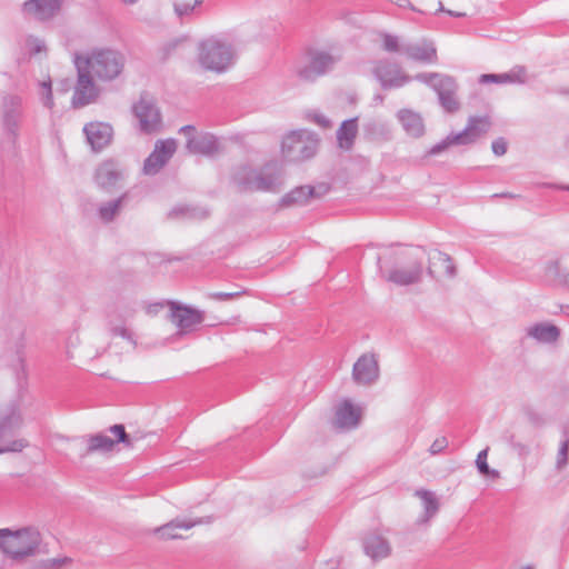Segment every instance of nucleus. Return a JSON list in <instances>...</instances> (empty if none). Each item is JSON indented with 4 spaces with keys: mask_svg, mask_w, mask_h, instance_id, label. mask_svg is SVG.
I'll return each instance as SVG.
<instances>
[{
    "mask_svg": "<svg viewBox=\"0 0 569 569\" xmlns=\"http://www.w3.org/2000/svg\"><path fill=\"white\" fill-rule=\"evenodd\" d=\"M203 3V0H194L193 4L187 2H174L173 8L176 14L181 19L186 16L191 14L197 7H200Z\"/></svg>",
    "mask_w": 569,
    "mask_h": 569,
    "instance_id": "nucleus-40",
    "label": "nucleus"
},
{
    "mask_svg": "<svg viewBox=\"0 0 569 569\" xmlns=\"http://www.w3.org/2000/svg\"><path fill=\"white\" fill-rule=\"evenodd\" d=\"M202 519H197L193 521H187V520H180V519H173L170 522L157 528L156 532L163 539H178L181 538L177 533L178 529H191L196 525L202 523Z\"/></svg>",
    "mask_w": 569,
    "mask_h": 569,
    "instance_id": "nucleus-28",
    "label": "nucleus"
},
{
    "mask_svg": "<svg viewBox=\"0 0 569 569\" xmlns=\"http://www.w3.org/2000/svg\"><path fill=\"white\" fill-rule=\"evenodd\" d=\"M408 6L411 8V10H415V7H412L411 2H408Z\"/></svg>",
    "mask_w": 569,
    "mask_h": 569,
    "instance_id": "nucleus-64",
    "label": "nucleus"
},
{
    "mask_svg": "<svg viewBox=\"0 0 569 569\" xmlns=\"http://www.w3.org/2000/svg\"><path fill=\"white\" fill-rule=\"evenodd\" d=\"M179 132L180 133H183L187 138V140L190 138V137H197L198 136V132L196 130V127L192 126V124H187V126H183L179 129Z\"/></svg>",
    "mask_w": 569,
    "mask_h": 569,
    "instance_id": "nucleus-51",
    "label": "nucleus"
},
{
    "mask_svg": "<svg viewBox=\"0 0 569 569\" xmlns=\"http://www.w3.org/2000/svg\"><path fill=\"white\" fill-rule=\"evenodd\" d=\"M88 143L93 151H101L112 140L113 129L109 123L90 122L83 128Z\"/></svg>",
    "mask_w": 569,
    "mask_h": 569,
    "instance_id": "nucleus-20",
    "label": "nucleus"
},
{
    "mask_svg": "<svg viewBox=\"0 0 569 569\" xmlns=\"http://www.w3.org/2000/svg\"><path fill=\"white\" fill-rule=\"evenodd\" d=\"M381 48L383 51L389 53H402L403 43H400L399 37L385 32L381 34Z\"/></svg>",
    "mask_w": 569,
    "mask_h": 569,
    "instance_id": "nucleus-37",
    "label": "nucleus"
},
{
    "mask_svg": "<svg viewBox=\"0 0 569 569\" xmlns=\"http://www.w3.org/2000/svg\"><path fill=\"white\" fill-rule=\"evenodd\" d=\"M491 149L496 156H503L507 152L508 142L502 137L497 138L496 140L492 141Z\"/></svg>",
    "mask_w": 569,
    "mask_h": 569,
    "instance_id": "nucleus-47",
    "label": "nucleus"
},
{
    "mask_svg": "<svg viewBox=\"0 0 569 569\" xmlns=\"http://www.w3.org/2000/svg\"><path fill=\"white\" fill-rule=\"evenodd\" d=\"M449 16L451 17H456V18H460V17H465L466 14L462 13V12H457V11H452V10H448L446 11Z\"/></svg>",
    "mask_w": 569,
    "mask_h": 569,
    "instance_id": "nucleus-54",
    "label": "nucleus"
},
{
    "mask_svg": "<svg viewBox=\"0 0 569 569\" xmlns=\"http://www.w3.org/2000/svg\"><path fill=\"white\" fill-rule=\"evenodd\" d=\"M526 416H527L528 421L530 423H532L533 426L539 427V426H542L545 422L542 416L535 410H531V409L527 410Z\"/></svg>",
    "mask_w": 569,
    "mask_h": 569,
    "instance_id": "nucleus-50",
    "label": "nucleus"
},
{
    "mask_svg": "<svg viewBox=\"0 0 569 569\" xmlns=\"http://www.w3.org/2000/svg\"><path fill=\"white\" fill-rule=\"evenodd\" d=\"M176 149L177 142L174 139L157 141L153 151L144 160L143 172L146 174L158 173L171 159Z\"/></svg>",
    "mask_w": 569,
    "mask_h": 569,
    "instance_id": "nucleus-14",
    "label": "nucleus"
},
{
    "mask_svg": "<svg viewBox=\"0 0 569 569\" xmlns=\"http://www.w3.org/2000/svg\"><path fill=\"white\" fill-rule=\"evenodd\" d=\"M132 111L139 120L141 132L153 133L160 130L161 113L154 99L149 93H141L139 101L132 106Z\"/></svg>",
    "mask_w": 569,
    "mask_h": 569,
    "instance_id": "nucleus-9",
    "label": "nucleus"
},
{
    "mask_svg": "<svg viewBox=\"0 0 569 569\" xmlns=\"http://www.w3.org/2000/svg\"><path fill=\"white\" fill-rule=\"evenodd\" d=\"M22 422L20 410L13 403L0 412V455L21 452L29 446V442L23 438L12 440L6 446L2 445L17 433Z\"/></svg>",
    "mask_w": 569,
    "mask_h": 569,
    "instance_id": "nucleus-8",
    "label": "nucleus"
},
{
    "mask_svg": "<svg viewBox=\"0 0 569 569\" xmlns=\"http://www.w3.org/2000/svg\"><path fill=\"white\" fill-rule=\"evenodd\" d=\"M509 443H510V446L512 448L517 449L520 455L528 453V448L525 445L520 443V442H516L515 441V436H510Z\"/></svg>",
    "mask_w": 569,
    "mask_h": 569,
    "instance_id": "nucleus-52",
    "label": "nucleus"
},
{
    "mask_svg": "<svg viewBox=\"0 0 569 569\" xmlns=\"http://www.w3.org/2000/svg\"><path fill=\"white\" fill-rule=\"evenodd\" d=\"M63 0H28L22 10L33 14L38 20L46 21L53 18L61 9Z\"/></svg>",
    "mask_w": 569,
    "mask_h": 569,
    "instance_id": "nucleus-21",
    "label": "nucleus"
},
{
    "mask_svg": "<svg viewBox=\"0 0 569 569\" xmlns=\"http://www.w3.org/2000/svg\"><path fill=\"white\" fill-rule=\"evenodd\" d=\"M127 199H128V193L124 192L117 199L101 203L98 208L99 218L106 223L113 221L116 216L122 209Z\"/></svg>",
    "mask_w": 569,
    "mask_h": 569,
    "instance_id": "nucleus-31",
    "label": "nucleus"
},
{
    "mask_svg": "<svg viewBox=\"0 0 569 569\" xmlns=\"http://www.w3.org/2000/svg\"><path fill=\"white\" fill-rule=\"evenodd\" d=\"M408 6L411 8V10H415V7H412L411 2H408Z\"/></svg>",
    "mask_w": 569,
    "mask_h": 569,
    "instance_id": "nucleus-63",
    "label": "nucleus"
},
{
    "mask_svg": "<svg viewBox=\"0 0 569 569\" xmlns=\"http://www.w3.org/2000/svg\"><path fill=\"white\" fill-rule=\"evenodd\" d=\"M358 133V119L352 118L342 121L337 130V139L341 148L350 149Z\"/></svg>",
    "mask_w": 569,
    "mask_h": 569,
    "instance_id": "nucleus-30",
    "label": "nucleus"
},
{
    "mask_svg": "<svg viewBox=\"0 0 569 569\" xmlns=\"http://www.w3.org/2000/svg\"><path fill=\"white\" fill-rule=\"evenodd\" d=\"M380 369L375 353H363L355 362L352 379L357 385L370 386L379 379Z\"/></svg>",
    "mask_w": 569,
    "mask_h": 569,
    "instance_id": "nucleus-15",
    "label": "nucleus"
},
{
    "mask_svg": "<svg viewBox=\"0 0 569 569\" xmlns=\"http://www.w3.org/2000/svg\"><path fill=\"white\" fill-rule=\"evenodd\" d=\"M439 11L446 12L447 10L443 8V4L441 1H439Z\"/></svg>",
    "mask_w": 569,
    "mask_h": 569,
    "instance_id": "nucleus-59",
    "label": "nucleus"
},
{
    "mask_svg": "<svg viewBox=\"0 0 569 569\" xmlns=\"http://www.w3.org/2000/svg\"><path fill=\"white\" fill-rule=\"evenodd\" d=\"M561 189L569 190V186H562Z\"/></svg>",
    "mask_w": 569,
    "mask_h": 569,
    "instance_id": "nucleus-62",
    "label": "nucleus"
},
{
    "mask_svg": "<svg viewBox=\"0 0 569 569\" xmlns=\"http://www.w3.org/2000/svg\"><path fill=\"white\" fill-rule=\"evenodd\" d=\"M406 133L412 138H420L425 134V122L420 113L410 109H401L397 113Z\"/></svg>",
    "mask_w": 569,
    "mask_h": 569,
    "instance_id": "nucleus-24",
    "label": "nucleus"
},
{
    "mask_svg": "<svg viewBox=\"0 0 569 569\" xmlns=\"http://www.w3.org/2000/svg\"><path fill=\"white\" fill-rule=\"evenodd\" d=\"M186 148L190 153L209 158L217 156L221 151L218 138L210 132H199L197 137H190L186 142Z\"/></svg>",
    "mask_w": 569,
    "mask_h": 569,
    "instance_id": "nucleus-19",
    "label": "nucleus"
},
{
    "mask_svg": "<svg viewBox=\"0 0 569 569\" xmlns=\"http://www.w3.org/2000/svg\"><path fill=\"white\" fill-rule=\"evenodd\" d=\"M565 282L569 286V273L565 277Z\"/></svg>",
    "mask_w": 569,
    "mask_h": 569,
    "instance_id": "nucleus-60",
    "label": "nucleus"
},
{
    "mask_svg": "<svg viewBox=\"0 0 569 569\" xmlns=\"http://www.w3.org/2000/svg\"><path fill=\"white\" fill-rule=\"evenodd\" d=\"M526 72L523 68L507 73H485L479 78L480 83H508L525 82Z\"/></svg>",
    "mask_w": 569,
    "mask_h": 569,
    "instance_id": "nucleus-29",
    "label": "nucleus"
},
{
    "mask_svg": "<svg viewBox=\"0 0 569 569\" xmlns=\"http://www.w3.org/2000/svg\"><path fill=\"white\" fill-rule=\"evenodd\" d=\"M402 54L412 61L421 63H435L438 59L436 47L427 41L422 43H403Z\"/></svg>",
    "mask_w": 569,
    "mask_h": 569,
    "instance_id": "nucleus-22",
    "label": "nucleus"
},
{
    "mask_svg": "<svg viewBox=\"0 0 569 569\" xmlns=\"http://www.w3.org/2000/svg\"><path fill=\"white\" fill-rule=\"evenodd\" d=\"M126 177L124 166L116 159L102 161L94 170L93 180L103 191L113 192Z\"/></svg>",
    "mask_w": 569,
    "mask_h": 569,
    "instance_id": "nucleus-11",
    "label": "nucleus"
},
{
    "mask_svg": "<svg viewBox=\"0 0 569 569\" xmlns=\"http://www.w3.org/2000/svg\"><path fill=\"white\" fill-rule=\"evenodd\" d=\"M41 88H42L43 104L47 108H52L53 107V98H52L51 82L50 81L42 82Z\"/></svg>",
    "mask_w": 569,
    "mask_h": 569,
    "instance_id": "nucleus-46",
    "label": "nucleus"
},
{
    "mask_svg": "<svg viewBox=\"0 0 569 569\" xmlns=\"http://www.w3.org/2000/svg\"><path fill=\"white\" fill-rule=\"evenodd\" d=\"M425 257L422 247L401 253L400 264L388 272L386 280L401 287L419 283L425 270Z\"/></svg>",
    "mask_w": 569,
    "mask_h": 569,
    "instance_id": "nucleus-5",
    "label": "nucleus"
},
{
    "mask_svg": "<svg viewBox=\"0 0 569 569\" xmlns=\"http://www.w3.org/2000/svg\"><path fill=\"white\" fill-rule=\"evenodd\" d=\"M522 569H533V566L528 565V566L523 567Z\"/></svg>",
    "mask_w": 569,
    "mask_h": 569,
    "instance_id": "nucleus-61",
    "label": "nucleus"
},
{
    "mask_svg": "<svg viewBox=\"0 0 569 569\" xmlns=\"http://www.w3.org/2000/svg\"><path fill=\"white\" fill-rule=\"evenodd\" d=\"M6 533H10V529H8V528L0 529V539H3Z\"/></svg>",
    "mask_w": 569,
    "mask_h": 569,
    "instance_id": "nucleus-56",
    "label": "nucleus"
},
{
    "mask_svg": "<svg viewBox=\"0 0 569 569\" xmlns=\"http://www.w3.org/2000/svg\"><path fill=\"white\" fill-rule=\"evenodd\" d=\"M138 0H121V2H123L124 4H133L136 3Z\"/></svg>",
    "mask_w": 569,
    "mask_h": 569,
    "instance_id": "nucleus-57",
    "label": "nucleus"
},
{
    "mask_svg": "<svg viewBox=\"0 0 569 569\" xmlns=\"http://www.w3.org/2000/svg\"><path fill=\"white\" fill-rule=\"evenodd\" d=\"M234 57L232 46L219 37H210L198 46V61L202 68L210 71L222 72Z\"/></svg>",
    "mask_w": 569,
    "mask_h": 569,
    "instance_id": "nucleus-3",
    "label": "nucleus"
},
{
    "mask_svg": "<svg viewBox=\"0 0 569 569\" xmlns=\"http://www.w3.org/2000/svg\"><path fill=\"white\" fill-rule=\"evenodd\" d=\"M74 58L101 81L116 79L124 67L123 54L112 49H93L89 56L76 54Z\"/></svg>",
    "mask_w": 569,
    "mask_h": 569,
    "instance_id": "nucleus-1",
    "label": "nucleus"
},
{
    "mask_svg": "<svg viewBox=\"0 0 569 569\" xmlns=\"http://www.w3.org/2000/svg\"><path fill=\"white\" fill-rule=\"evenodd\" d=\"M491 126L492 122L488 116H472L469 117L466 128L456 134L461 146H468L482 138Z\"/></svg>",
    "mask_w": 569,
    "mask_h": 569,
    "instance_id": "nucleus-18",
    "label": "nucleus"
},
{
    "mask_svg": "<svg viewBox=\"0 0 569 569\" xmlns=\"http://www.w3.org/2000/svg\"><path fill=\"white\" fill-rule=\"evenodd\" d=\"M109 330L112 336L121 337L129 341L133 347H137V340L133 332L124 326H110Z\"/></svg>",
    "mask_w": 569,
    "mask_h": 569,
    "instance_id": "nucleus-42",
    "label": "nucleus"
},
{
    "mask_svg": "<svg viewBox=\"0 0 569 569\" xmlns=\"http://www.w3.org/2000/svg\"><path fill=\"white\" fill-rule=\"evenodd\" d=\"M569 457V437L568 432L563 431V439L560 442L559 450L557 453L556 468L562 470L568 463Z\"/></svg>",
    "mask_w": 569,
    "mask_h": 569,
    "instance_id": "nucleus-39",
    "label": "nucleus"
},
{
    "mask_svg": "<svg viewBox=\"0 0 569 569\" xmlns=\"http://www.w3.org/2000/svg\"><path fill=\"white\" fill-rule=\"evenodd\" d=\"M181 42H182L181 40L176 39V40H172V41L166 43L161 49L162 59L163 60L168 59Z\"/></svg>",
    "mask_w": 569,
    "mask_h": 569,
    "instance_id": "nucleus-49",
    "label": "nucleus"
},
{
    "mask_svg": "<svg viewBox=\"0 0 569 569\" xmlns=\"http://www.w3.org/2000/svg\"><path fill=\"white\" fill-rule=\"evenodd\" d=\"M427 273H428V276H429V277H431L432 279H435V278H436V276H435V270H433V268H432V266H431V264H429V266L427 267Z\"/></svg>",
    "mask_w": 569,
    "mask_h": 569,
    "instance_id": "nucleus-55",
    "label": "nucleus"
},
{
    "mask_svg": "<svg viewBox=\"0 0 569 569\" xmlns=\"http://www.w3.org/2000/svg\"><path fill=\"white\" fill-rule=\"evenodd\" d=\"M74 66L78 72L77 86L72 96V107L81 108L93 102L98 97V89L93 82L90 70L74 58Z\"/></svg>",
    "mask_w": 569,
    "mask_h": 569,
    "instance_id": "nucleus-12",
    "label": "nucleus"
},
{
    "mask_svg": "<svg viewBox=\"0 0 569 569\" xmlns=\"http://www.w3.org/2000/svg\"><path fill=\"white\" fill-rule=\"evenodd\" d=\"M109 430H110V432H112L117 437V439L114 440L116 445L117 443H123L126 447H131L132 446L131 438L126 432V429H124L123 425H113V426L110 427Z\"/></svg>",
    "mask_w": 569,
    "mask_h": 569,
    "instance_id": "nucleus-41",
    "label": "nucleus"
},
{
    "mask_svg": "<svg viewBox=\"0 0 569 569\" xmlns=\"http://www.w3.org/2000/svg\"><path fill=\"white\" fill-rule=\"evenodd\" d=\"M282 169L276 161L267 162L259 169L254 168L252 191L274 192L282 184Z\"/></svg>",
    "mask_w": 569,
    "mask_h": 569,
    "instance_id": "nucleus-13",
    "label": "nucleus"
},
{
    "mask_svg": "<svg viewBox=\"0 0 569 569\" xmlns=\"http://www.w3.org/2000/svg\"><path fill=\"white\" fill-rule=\"evenodd\" d=\"M254 168L248 164L237 167L232 173V182L240 191H252L253 189Z\"/></svg>",
    "mask_w": 569,
    "mask_h": 569,
    "instance_id": "nucleus-32",
    "label": "nucleus"
},
{
    "mask_svg": "<svg viewBox=\"0 0 569 569\" xmlns=\"http://www.w3.org/2000/svg\"><path fill=\"white\" fill-rule=\"evenodd\" d=\"M184 216L190 219H206L209 216V211L203 208H191V207H177L169 212L170 218Z\"/></svg>",
    "mask_w": 569,
    "mask_h": 569,
    "instance_id": "nucleus-34",
    "label": "nucleus"
},
{
    "mask_svg": "<svg viewBox=\"0 0 569 569\" xmlns=\"http://www.w3.org/2000/svg\"><path fill=\"white\" fill-rule=\"evenodd\" d=\"M448 447V440L446 437L437 438L429 448L431 455H438Z\"/></svg>",
    "mask_w": 569,
    "mask_h": 569,
    "instance_id": "nucleus-48",
    "label": "nucleus"
},
{
    "mask_svg": "<svg viewBox=\"0 0 569 569\" xmlns=\"http://www.w3.org/2000/svg\"><path fill=\"white\" fill-rule=\"evenodd\" d=\"M248 291L246 289L232 291V292H209L207 297L211 300L216 301H229L239 297L247 295Z\"/></svg>",
    "mask_w": 569,
    "mask_h": 569,
    "instance_id": "nucleus-44",
    "label": "nucleus"
},
{
    "mask_svg": "<svg viewBox=\"0 0 569 569\" xmlns=\"http://www.w3.org/2000/svg\"><path fill=\"white\" fill-rule=\"evenodd\" d=\"M415 79L430 86L438 94L440 106L449 113L460 109V102L456 98L458 84L456 79L438 72H421Z\"/></svg>",
    "mask_w": 569,
    "mask_h": 569,
    "instance_id": "nucleus-7",
    "label": "nucleus"
},
{
    "mask_svg": "<svg viewBox=\"0 0 569 569\" xmlns=\"http://www.w3.org/2000/svg\"><path fill=\"white\" fill-rule=\"evenodd\" d=\"M72 559L69 557L52 558L43 561V569H61L64 565L71 563Z\"/></svg>",
    "mask_w": 569,
    "mask_h": 569,
    "instance_id": "nucleus-45",
    "label": "nucleus"
},
{
    "mask_svg": "<svg viewBox=\"0 0 569 569\" xmlns=\"http://www.w3.org/2000/svg\"><path fill=\"white\" fill-rule=\"evenodd\" d=\"M171 320L183 332L191 331L204 320V312L177 302L170 303Z\"/></svg>",
    "mask_w": 569,
    "mask_h": 569,
    "instance_id": "nucleus-16",
    "label": "nucleus"
},
{
    "mask_svg": "<svg viewBox=\"0 0 569 569\" xmlns=\"http://www.w3.org/2000/svg\"><path fill=\"white\" fill-rule=\"evenodd\" d=\"M341 56L329 50L310 48L305 53L303 62L296 68L297 77L305 82H315L327 76L340 62Z\"/></svg>",
    "mask_w": 569,
    "mask_h": 569,
    "instance_id": "nucleus-2",
    "label": "nucleus"
},
{
    "mask_svg": "<svg viewBox=\"0 0 569 569\" xmlns=\"http://www.w3.org/2000/svg\"><path fill=\"white\" fill-rule=\"evenodd\" d=\"M360 420V412L353 407L350 400H343L337 409L333 425L338 429L356 428Z\"/></svg>",
    "mask_w": 569,
    "mask_h": 569,
    "instance_id": "nucleus-23",
    "label": "nucleus"
},
{
    "mask_svg": "<svg viewBox=\"0 0 569 569\" xmlns=\"http://www.w3.org/2000/svg\"><path fill=\"white\" fill-rule=\"evenodd\" d=\"M315 197V188L311 186L296 187L280 199L281 207L305 206Z\"/></svg>",
    "mask_w": 569,
    "mask_h": 569,
    "instance_id": "nucleus-27",
    "label": "nucleus"
},
{
    "mask_svg": "<svg viewBox=\"0 0 569 569\" xmlns=\"http://www.w3.org/2000/svg\"><path fill=\"white\" fill-rule=\"evenodd\" d=\"M492 197L493 198L501 197V198H511V199H513V198H519L520 196L515 194V193H510V192H502V193H495Z\"/></svg>",
    "mask_w": 569,
    "mask_h": 569,
    "instance_id": "nucleus-53",
    "label": "nucleus"
},
{
    "mask_svg": "<svg viewBox=\"0 0 569 569\" xmlns=\"http://www.w3.org/2000/svg\"><path fill=\"white\" fill-rule=\"evenodd\" d=\"M372 74L383 90L401 88L411 81V77L402 71L400 64L389 59L376 61Z\"/></svg>",
    "mask_w": 569,
    "mask_h": 569,
    "instance_id": "nucleus-10",
    "label": "nucleus"
},
{
    "mask_svg": "<svg viewBox=\"0 0 569 569\" xmlns=\"http://www.w3.org/2000/svg\"><path fill=\"white\" fill-rule=\"evenodd\" d=\"M22 117V99L19 96H7L2 102V119L6 130L13 139L18 137Z\"/></svg>",
    "mask_w": 569,
    "mask_h": 569,
    "instance_id": "nucleus-17",
    "label": "nucleus"
},
{
    "mask_svg": "<svg viewBox=\"0 0 569 569\" xmlns=\"http://www.w3.org/2000/svg\"><path fill=\"white\" fill-rule=\"evenodd\" d=\"M41 542L40 532L33 528L10 530L3 539H0V549L12 560H23L36 555Z\"/></svg>",
    "mask_w": 569,
    "mask_h": 569,
    "instance_id": "nucleus-6",
    "label": "nucleus"
},
{
    "mask_svg": "<svg viewBox=\"0 0 569 569\" xmlns=\"http://www.w3.org/2000/svg\"><path fill=\"white\" fill-rule=\"evenodd\" d=\"M363 550L371 559L386 558L390 553L389 542L378 535H368L363 538Z\"/></svg>",
    "mask_w": 569,
    "mask_h": 569,
    "instance_id": "nucleus-26",
    "label": "nucleus"
},
{
    "mask_svg": "<svg viewBox=\"0 0 569 569\" xmlns=\"http://www.w3.org/2000/svg\"><path fill=\"white\" fill-rule=\"evenodd\" d=\"M487 457H488V448L481 450L478 453L477 459H476V466H477L478 471L482 476L498 478L499 477V471L496 470V469H491L489 467V465L487 462Z\"/></svg>",
    "mask_w": 569,
    "mask_h": 569,
    "instance_id": "nucleus-38",
    "label": "nucleus"
},
{
    "mask_svg": "<svg viewBox=\"0 0 569 569\" xmlns=\"http://www.w3.org/2000/svg\"><path fill=\"white\" fill-rule=\"evenodd\" d=\"M450 146H461L456 132L449 133L443 140L432 146L423 156V158L437 156L446 151Z\"/></svg>",
    "mask_w": 569,
    "mask_h": 569,
    "instance_id": "nucleus-35",
    "label": "nucleus"
},
{
    "mask_svg": "<svg viewBox=\"0 0 569 569\" xmlns=\"http://www.w3.org/2000/svg\"><path fill=\"white\" fill-rule=\"evenodd\" d=\"M526 336L539 343H553L560 337V329L551 323L539 322L528 327Z\"/></svg>",
    "mask_w": 569,
    "mask_h": 569,
    "instance_id": "nucleus-25",
    "label": "nucleus"
},
{
    "mask_svg": "<svg viewBox=\"0 0 569 569\" xmlns=\"http://www.w3.org/2000/svg\"><path fill=\"white\" fill-rule=\"evenodd\" d=\"M423 502V508L427 517H433L439 510V501L433 492L428 490L418 491Z\"/></svg>",
    "mask_w": 569,
    "mask_h": 569,
    "instance_id": "nucleus-36",
    "label": "nucleus"
},
{
    "mask_svg": "<svg viewBox=\"0 0 569 569\" xmlns=\"http://www.w3.org/2000/svg\"><path fill=\"white\" fill-rule=\"evenodd\" d=\"M432 259H436L446 266V274L448 277L453 278L456 276V267H455L452 259L449 254H447L442 251H436Z\"/></svg>",
    "mask_w": 569,
    "mask_h": 569,
    "instance_id": "nucleus-43",
    "label": "nucleus"
},
{
    "mask_svg": "<svg viewBox=\"0 0 569 569\" xmlns=\"http://www.w3.org/2000/svg\"><path fill=\"white\" fill-rule=\"evenodd\" d=\"M116 446V441L103 433L89 436L87 439L86 453L109 452Z\"/></svg>",
    "mask_w": 569,
    "mask_h": 569,
    "instance_id": "nucleus-33",
    "label": "nucleus"
},
{
    "mask_svg": "<svg viewBox=\"0 0 569 569\" xmlns=\"http://www.w3.org/2000/svg\"><path fill=\"white\" fill-rule=\"evenodd\" d=\"M319 142V138L315 132L305 129L292 130L282 139V157L289 162L309 160L316 156Z\"/></svg>",
    "mask_w": 569,
    "mask_h": 569,
    "instance_id": "nucleus-4",
    "label": "nucleus"
},
{
    "mask_svg": "<svg viewBox=\"0 0 569 569\" xmlns=\"http://www.w3.org/2000/svg\"><path fill=\"white\" fill-rule=\"evenodd\" d=\"M375 100H376V101H379V102H382V101H383V97H382V96H380V94H377V96L375 97Z\"/></svg>",
    "mask_w": 569,
    "mask_h": 569,
    "instance_id": "nucleus-58",
    "label": "nucleus"
}]
</instances>
